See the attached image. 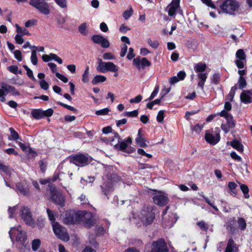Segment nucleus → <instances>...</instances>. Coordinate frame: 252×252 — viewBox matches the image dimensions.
<instances>
[{
    "mask_svg": "<svg viewBox=\"0 0 252 252\" xmlns=\"http://www.w3.org/2000/svg\"><path fill=\"white\" fill-rule=\"evenodd\" d=\"M21 226L11 227L8 233L10 239L13 242V235L15 236V241L18 245L22 247L25 248L27 246V236L26 232L20 229Z\"/></svg>",
    "mask_w": 252,
    "mask_h": 252,
    "instance_id": "f257e3e1",
    "label": "nucleus"
},
{
    "mask_svg": "<svg viewBox=\"0 0 252 252\" xmlns=\"http://www.w3.org/2000/svg\"><path fill=\"white\" fill-rule=\"evenodd\" d=\"M222 12L229 15H234L238 11L240 3L236 0H225L220 5Z\"/></svg>",
    "mask_w": 252,
    "mask_h": 252,
    "instance_id": "f03ea898",
    "label": "nucleus"
},
{
    "mask_svg": "<svg viewBox=\"0 0 252 252\" xmlns=\"http://www.w3.org/2000/svg\"><path fill=\"white\" fill-rule=\"evenodd\" d=\"M98 65L96 67V70L100 73H105L107 71L114 72V77L118 76V71L119 67L111 62H104L101 59H98Z\"/></svg>",
    "mask_w": 252,
    "mask_h": 252,
    "instance_id": "7ed1b4c3",
    "label": "nucleus"
},
{
    "mask_svg": "<svg viewBox=\"0 0 252 252\" xmlns=\"http://www.w3.org/2000/svg\"><path fill=\"white\" fill-rule=\"evenodd\" d=\"M71 163L79 167H84L92 161L91 157L88 154H79L71 156L69 158Z\"/></svg>",
    "mask_w": 252,
    "mask_h": 252,
    "instance_id": "20e7f679",
    "label": "nucleus"
},
{
    "mask_svg": "<svg viewBox=\"0 0 252 252\" xmlns=\"http://www.w3.org/2000/svg\"><path fill=\"white\" fill-rule=\"evenodd\" d=\"M77 223L81 222L85 226L91 227L94 223L92 214L87 211H78Z\"/></svg>",
    "mask_w": 252,
    "mask_h": 252,
    "instance_id": "39448f33",
    "label": "nucleus"
},
{
    "mask_svg": "<svg viewBox=\"0 0 252 252\" xmlns=\"http://www.w3.org/2000/svg\"><path fill=\"white\" fill-rule=\"evenodd\" d=\"M20 214L22 219L27 225L32 227L34 226V220L32 218L30 209L28 207H21Z\"/></svg>",
    "mask_w": 252,
    "mask_h": 252,
    "instance_id": "423d86ee",
    "label": "nucleus"
},
{
    "mask_svg": "<svg viewBox=\"0 0 252 252\" xmlns=\"http://www.w3.org/2000/svg\"><path fill=\"white\" fill-rule=\"evenodd\" d=\"M53 229L56 236L64 242H67L69 236L65 227L61 226L59 223H53Z\"/></svg>",
    "mask_w": 252,
    "mask_h": 252,
    "instance_id": "0eeeda50",
    "label": "nucleus"
},
{
    "mask_svg": "<svg viewBox=\"0 0 252 252\" xmlns=\"http://www.w3.org/2000/svg\"><path fill=\"white\" fill-rule=\"evenodd\" d=\"M141 220L145 224H151L155 218V213L153 212L152 207H148L146 210L141 212Z\"/></svg>",
    "mask_w": 252,
    "mask_h": 252,
    "instance_id": "6e6552de",
    "label": "nucleus"
},
{
    "mask_svg": "<svg viewBox=\"0 0 252 252\" xmlns=\"http://www.w3.org/2000/svg\"><path fill=\"white\" fill-rule=\"evenodd\" d=\"M151 252H168V249L164 240L159 239L154 242Z\"/></svg>",
    "mask_w": 252,
    "mask_h": 252,
    "instance_id": "1a4fd4ad",
    "label": "nucleus"
},
{
    "mask_svg": "<svg viewBox=\"0 0 252 252\" xmlns=\"http://www.w3.org/2000/svg\"><path fill=\"white\" fill-rule=\"evenodd\" d=\"M133 64L139 70L144 69L146 67L151 65L150 62L146 58L136 57L133 60Z\"/></svg>",
    "mask_w": 252,
    "mask_h": 252,
    "instance_id": "9d476101",
    "label": "nucleus"
},
{
    "mask_svg": "<svg viewBox=\"0 0 252 252\" xmlns=\"http://www.w3.org/2000/svg\"><path fill=\"white\" fill-rule=\"evenodd\" d=\"M154 203L160 206L165 205L169 201L166 195L163 192H158L153 197Z\"/></svg>",
    "mask_w": 252,
    "mask_h": 252,
    "instance_id": "9b49d317",
    "label": "nucleus"
},
{
    "mask_svg": "<svg viewBox=\"0 0 252 252\" xmlns=\"http://www.w3.org/2000/svg\"><path fill=\"white\" fill-rule=\"evenodd\" d=\"M114 136L118 141V143L114 145L115 148H119L122 151H125L127 147V145L132 143V139L129 137L120 141L119 135L117 133H114Z\"/></svg>",
    "mask_w": 252,
    "mask_h": 252,
    "instance_id": "f8f14e48",
    "label": "nucleus"
},
{
    "mask_svg": "<svg viewBox=\"0 0 252 252\" xmlns=\"http://www.w3.org/2000/svg\"><path fill=\"white\" fill-rule=\"evenodd\" d=\"M169 208V206H167L166 207L165 209L163 211L162 216H163V219L164 220V221H163V223H164V225H165L166 227H171L176 223V222L178 219V217H177V215L176 214L171 213V215L170 216V219L168 220H166L165 218L164 217V216L166 214Z\"/></svg>",
    "mask_w": 252,
    "mask_h": 252,
    "instance_id": "ddd939ff",
    "label": "nucleus"
},
{
    "mask_svg": "<svg viewBox=\"0 0 252 252\" xmlns=\"http://www.w3.org/2000/svg\"><path fill=\"white\" fill-rule=\"evenodd\" d=\"M78 211H69L66 212L65 217L63 218V221L66 224H73L77 223Z\"/></svg>",
    "mask_w": 252,
    "mask_h": 252,
    "instance_id": "4468645a",
    "label": "nucleus"
},
{
    "mask_svg": "<svg viewBox=\"0 0 252 252\" xmlns=\"http://www.w3.org/2000/svg\"><path fill=\"white\" fill-rule=\"evenodd\" d=\"M206 141L211 145L217 144L220 140V136L219 133H210L206 132L205 136Z\"/></svg>",
    "mask_w": 252,
    "mask_h": 252,
    "instance_id": "2eb2a0df",
    "label": "nucleus"
},
{
    "mask_svg": "<svg viewBox=\"0 0 252 252\" xmlns=\"http://www.w3.org/2000/svg\"><path fill=\"white\" fill-rule=\"evenodd\" d=\"M51 199L52 201L60 206H63L64 203V199L63 195L57 191L51 190Z\"/></svg>",
    "mask_w": 252,
    "mask_h": 252,
    "instance_id": "dca6fc26",
    "label": "nucleus"
},
{
    "mask_svg": "<svg viewBox=\"0 0 252 252\" xmlns=\"http://www.w3.org/2000/svg\"><path fill=\"white\" fill-rule=\"evenodd\" d=\"M242 102L245 104L250 103L252 102V92L249 90H244L240 96Z\"/></svg>",
    "mask_w": 252,
    "mask_h": 252,
    "instance_id": "f3484780",
    "label": "nucleus"
},
{
    "mask_svg": "<svg viewBox=\"0 0 252 252\" xmlns=\"http://www.w3.org/2000/svg\"><path fill=\"white\" fill-rule=\"evenodd\" d=\"M179 6V0L173 1L169 4L166 9L168 11V15L170 16H174L176 14V12Z\"/></svg>",
    "mask_w": 252,
    "mask_h": 252,
    "instance_id": "a211bd4d",
    "label": "nucleus"
},
{
    "mask_svg": "<svg viewBox=\"0 0 252 252\" xmlns=\"http://www.w3.org/2000/svg\"><path fill=\"white\" fill-rule=\"evenodd\" d=\"M16 191L23 195H27L29 193V189L26 186V184L19 183L16 185Z\"/></svg>",
    "mask_w": 252,
    "mask_h": 252,
    "instance_id": "6ab92c4d",
    "label": "nucleus"
},
{
    "mask_svg": "<svg viewBox=\"0 0 252 252\" xmlns=\"http://www.w3.org/2000/svg\"><path fill=\"white\" fill-rule=\"evenodd\" d=\"M238 248L232 239H230L227 243L224 252H238Z\"/></svg>",
    "mask_w": 252,
    "mask_h": 252,
    "instance_id": "aec40b11",
    "label": "nucleus"
},
{
    "mask_svg": "<svg viewBox=\"0 0 252 252\" xmlns=\"http://www.w3.org/2000/svg\"><path fill=\"white\" fill-rule=\"evenodd\" d=\"M207 73L204 72H200L197 74L198 78L199 79L197 86L198 87H200L202 90H204V86L207 78Z\"/></svg>",
    "mask_w": 252,
    "mask_h": 252,
    "instance_id": "412c9836",
    "label": "nucleus"
},
{
    "mask_svg": "<svg viewBox=\"0 0 252 252\" xmlns=\"http://www.w3.org/2000/svg\"><path fill=\"white\" fill-rule=\"evenodd\" d=\"M141 131V129H139L138 130V134L135 140L137 144L140 147H146L147 146V144L146 143V140L144 138L142 137Z\"/></svg>",
    "mask_w": 252,
    "mask_h": 252,
    "instance_id": "4be33fe9",
    "label": "nucleus"
},
{
    "mask_svg": "<svg viewBox=\"0 0 252 252\" xmlns=\"http://www.w3.org/2000/svg\"><path fill=\"white\" fill-rule=\"evenodd\" d=\"M7 84L2 83L1 88H0V101L4 102L6 100L5 96L8 94L7 91Z\"/></svg>",
    "mask_w": 252,
    "mask_h": 252,
    "instance_id": "5701e85b",
    "label": "nucleus"
},
{
    "mask_svg": "<svg viewBox=\"0 0 252 252\" xmlns=\"http://www.w3.org/2000/svg\"><path fill=\"white\" fill-rule=\"evenodd\" d=\"M89 25L87 23L84 22L81 24L78 27V31L79 32L84 36L87 35L89 33L88 27Z\"/></svg>",
    "mask_w": 252,
    "mask_h": 252,
    "instance_id": "b1692460",
    "label": "nucleus"
},
{
    "mask_svg": "<svg viewBox=\"0 0 252 252\" xmlns=\"http://www.w3.org/2000/svg\"><path fill=\"white\" fill-rule=\"evenodd\" d=\"M237 227L241 231H244L247 227L246 220L241 217H239L237 220Z\"/></svg>",
    "mask_w": 252,
    "mask_h": 252,
    "instance_id": "393cba45",
    "label": "nucleus"
},
{
    "mask_svg": "<svg viewBox=\"0 0 252 252\" xmlns=\"http://www.w3.org/2000/svg\"><path fill=\"white\" fill-rule=\"evenodd\" d=\"M207 65L205 63H199L194 65L193 68L196 72H203L206 69Z\"/></svg>",
    "mask_w": 252,
    "mask_h": 252,
    "instance_id": "a878e982",
    "label": "nucleus"
},
{
    "mask_svg": "<svg viewBox=\"0 0 252 252\" xmlns=\"http://www.w3.org/2000/svg\"><path fill=\"white\" fill-rule=\"evenodd\" d=\"M230 145L240 152H243V146L242 143L237 140H234L230 142Z\"/></svg>",
    "mask_w": 252,
    "mask_h": 252,
    "instance_id": "bb28decb",
    "label": "nucleus"
},
{
    "mask_svg": "<svg viewBox=\"0 0 252 252\" xmlns=\"http://www.w3.org/2000/svg\"><path fill=\"white\" fill-rule=\"evenodd\" d=\"M31 114L36 119H41L43 118V110L41 109H33L32 111Z\"/></svg>",
    "mask_w": 252,
    "mask_h": 252,
    "instance_id": "cd10ccee",
    "label": "nucleus"
},
{
    "mask_svg": "<svg viewBox=\"0 0 252 252\" xmlns=\"http://www.w3.org/2000/svg\"><path fill=\"white\" fill-rule=\"evenodd\" d=\"M15 27L16 28V32L17 34H20L22 36L25 35H30V33L29 32L27 29L25 28H22L20 27L18 24L15 25Z\"/></svg>",
    "mask_w": 252,
    "mask_h": 252,
    "instance_id": "c85d7f7f",
    "label": "nucleus"
},
{
    "mask_svg": "<svg viewBox=\"0 0 252 252\" xmlns=\"http://www.w3.org/2000/svg\"><path fill=\"white\" fill-rule=\"evenodd\" d=\"M9 130L10 132V136L8 137V139L11 141L16 140L20 138L18 133L14 128L10 127Z\"/></svg>",
    "mask_w": 252,
    "mask_h": 252,
    "instance_id": "c756f323",
    "label": "nucleus"
},
{
    "mask_svg": "<svg viewBox=\"0 0 252 252\" xmlns=\"http://www.w3.org/2000/svg\"><path fill=\"white\" fill-rule=\"evenodd\" d=\"M106 78L103 75H97L94 77L92 80V83L93 85H96L98 83L103 82L105 81Z\"/></svg>",
    "mask_w": 252,
    "mask_h": 252,
    "instance_id": "7c9ffc66",
    "label": "nucleus"
},
{
    "mask_svg": "<svg viewBox=\"0 0 252 252\" xmlns=\"http://www.w3.org/2000/svg\"><path fill=\"white\" fill-rule=\"evenodd\" d=\"M237 86V89H239L240 90H243L244 88H245L247 86V82L246 80L244 77H239L238 83L236 84Z\"/></svg>",
    "mask_w": 252,
    "mask_h": 252,
    "instance_id": "2f4dec72",
    "label": "nucleus"
},
{
    "mask_svg": "<svg viewBox=\"0 0 252 252\" xmlns=\"http://www.w3.org/2000/svg\"><path fill=\"white\" fill-rule=\"evenodd\" d=\"M32 249L35 252L40 248L41 246V241L39 239H35L31 242Z\"/></svg>",
    "mask_w": 252,
    "mask_h": 252,
    "instance_id": "473e14b6",
    "label": "nucleus"
},
{
    "mask_svg": "<svg viewBox=\"0 0 252 252\" xmlns=\"http://www.w3.org/2000/svg\"><path fill=\"white\" fill-rule=\"evenodd\" d=\"M236 184L234 182H230L228 184V188L230 190V192L231 194L236 195L237 193V191L236 189L237 187Z\"/></svg>",
    "mask_w": 252,
    "mask_h": 252,
    "instance_id": "72a5a7b5",
    "label": "nucleus"
},
{
    "mask_svg": "<svg viewBox=\"0 0 252 252\" xmlns=\"http://www.w3.org/2000/svg\"><path fill=\"white\" fill-rule=\"evenodd\" d=\"M47 213L48 214V217L49 219V220L51 221V222L52 223V226H53V223H57V222H55V212H54L52 211H51L49 209H47Z\"/></svg>",
    "mask_w": 252,
    "mask_h": 252,
    "instance_id": "f704fd0d",
    "label": "nucleus"
},
{
    "mask_svg": "<svg viewBox=\"0 0 252 252\" xmlns=\"http://www.w3.org/2000/svg\"><path fill=\"white\" fill-rule=\"evenodd\" d=\"M17 210V206L9 207L8 209L9 218L11 219L16 216Z\"/></svg>",
    "mask_w": 252,
    "mask_h": 252,
    "instance_id": "c9c22d12",
    "label": "nucleus"
},
{
    "mask_svg": "<svg viewBox=\"0 0 252 252\" xmlns=\"http://www.w3.org/2000/svg\"><path fill=\"white\" fill-rule=\"evenodd\" d=\"M240 184V188L243 193H244V197L245 198H249L250 197V195L249 194V188L248 187L244 184H241L239 183Z\"/></svg>",
    "mask_w": 252,
    "mask_h": 252,
    "instance_id": "e433bc0d",
    "label": "nucleus"
},
{
    "mask_svg": "<svg viewBox=\"0 0 252 252\" xmlns=\"http://www.w3.org/2000/svg\"><path fill=\"white\" fill-rule=\"evenodd\" d=\"M226 227L227 230L230 231L232 234L235 233L236 230V228L234 226L233 220L228 221L226 224Z\"/></svg>",
    "mask_w": 252,
    "mask_h": 252,
    "instance_id": "4c0bfd02",
    "label": "nucleus"
},
{
    "mask_svg": "<svg viewBox=\"0 0 252 252\" xmlns=\"http://www.w3.org/2000/svg\"><path fill=\"white\" fill-rule=\"evenodd\" d=\"M30 59L33 65H35L37 64L38 59L36 54V51L35 50H32Z\"/></svg>",
    "mask_w": 252,
    "mask_h": 252,
    "instance_id": "58836bf2",
    "label": "nucleus"
},
{
    "mask_svg": "<svg viewBox=\"0 0 252 252\" xmlns=\"http://www.w3.org/2000/svg\"><path fill=\"white\" fill-rule=\"evenodd\" d=\"M6 89L7 93H11L13 95H19L20 94V93L13 86L7 84Z\"/></svg>",
    "mask_w": 252,
    "mask_h": 252,
    "instance_id": "ea45409f",
    "label": "nucleus"
},
{
    "mask_svg": "<svg viewBox=\"0 0 252 252\" xmlns=\"http://www.w3.org/2000/svg\"><path fill=\"white\" fill-rule=\"evenodd\" d=\"M236 57L237 60H245L246 55L242 49H239L236 53Z\"/></svg>",
    "mask_w": 252,
    "mask_h": 252,
    "instance_id": "a19ab883",
    "label": "nucleus"
},
{
    "mask_svg": "<svg viewBox=\"0 0 252 252\" xmlns=\"http://www.w3.org/2000/svg\"><path fill=\"white\" fill-rule=\"evenodd\" d=\"M104 38V37L98 34L94 35L92 37V41L94 43L98 44H99Z\"/></svg>",
    "mask_w": 252,
    "mask_h": 252,
    "instance_id": "79ce46f5",
    "label": "nucleus"
},
{
    "mask_svg": "<svg viewBox=\"0 0 252 252\" xmlns=\"http://www.w3.org/2000/svg\"><path fill=\"white\" fill-rule=\"evenodd\" d=\"M147 42L151 47L154 49H157L159 45V43L158 41H153L150 38H148L147 39Z\"/></svg>",
    "mask_w": 252,
    "mask_h": 252,
    "instance_id": "37998d69",
    "label": "nucleus"
},
{
    "mask_svg": "<svg viewBox=\"0 0 252 252\" xmlns=\"http://www.w3.org/2000/svg\"><path fill=\"white\" fill-rule=\"evenodd\" d=\"M89 66H87L82 75V81L84 83H88L89 81Z\"/></svg>",
    "mask_w": 252,
    "mask_h": 252,
    "instance_id": "c03bdc74",
    "label": "nucleus"
},
{
    "mask_svg": "<svg viewBox=\"0 0 252 252\" xmlns=\"http://www.w3.org/2000/svg\"><path fill=\"white\" fill-rule=\"evenodd\" d=\"M23 67L26 69V70L27 71V76L29 78L32 79V80H33L34 81H35L36 79L35 78V77H34V76L33 75L32 71L30 68H29L28 66L26 65H24Z\"/></svg>",
    "mask_w": 252,
    "mask_h": 252,
    "instance_id": "a18cd8bd",
    "label": "nucleus"
},
{
    "mask_svg": "<svg viewBox=\"0 0 252 252\" xmlns=\"http://www.w3.org/2000/svg\"><path fill=\"white\" fill-rule=\"evenodd\" d=\"M227 122V124L229 128H233L235 126V122L233 120V117L232 115H230L228 118L226 120Z\"/></svg>",
    "mask_w": 252,
    "mask_h": 252,
    "instance_id": "49530a36",
    "label": "nucleus"
},
{
    "mask_svg": "<svg viewBox=\"0 0 252 252\" xmlns=\"http://www.w3.org/2000/svg\"><path fill=\"white\" fill-rule=\"evenodd\" d=\"M133 11L131 7L129 9L125 11L123 13V17L125 20L129 19L133 14Z\"/></svg>",
    "mask_w": 252,
    "mask_h": 252,
    "instance_id": "de8ad7c7",
    "label": "nucleus"
},
{
    "mask_svg": "<svg viewBox=\"0 0 252 252\" xmlns=\"http://www.w3.org/2000/svg\"><path fill=\"white\" fill-rule=\"evenodd\" d=\"M237 89V85H235L234 86H233L231 90L228 95V98L230 100H232L235 94V91Z\"/></svg>",
    "mask_w": 252,
    "mask_h": 252,
    "instance_id": "09e8293b",
    "label": "nucleus"
},
{
    "mask_svg": "<svg viewBox=\"0 0 252 252\" xmlns=\"http://www.w3.org/2000/svg\"><path fill=\"white\" fill-rule=\"evenodd\" d=\"M37 21L36 19H31L25 22V26L26 28H31L37 24Z\"/></svg>",
    "mask_w": 252,
    "mask_h": 252,
    "instance_id": "8fccbe9b",
    "label": "nucleus"
},
{
    "mask_svg": "<svg viewBox=\"0 0 252 252\" xmlns=\"http://www.w3.org/2000/svg\"><path fill=\"white\" fill-rule=\"evenodd\" d=\"M56 4L62 8H65L67 7V0H54Z\"/></svg>",
    "mask_w": 252,
    "mask_h": 252,
    "instance_id": "3c124183",
    "label": "nucleus"
},
{
    "mask_svg": "<svg viewBox=\"0 0 252 252\" xmlns=\"http://www.w3.org/2000/svg\"><path fill=\"white\" fill-rule=\"evenodd\" d=\"M110 111V109L108 108H105L101 110H97L95 111L96 115H106Z\"/></svg>",
    "mask_w": 252,
    "mask_h": 252,
    "instance_id": "603ef678",
    "label": "nucleus"
},
{
    "mask_svg": "<svg viewBox=\"0 0 252 252\" xmlns=\"http://www.w3.org/2000/svg\"><path fill=\"white\" fill-rule=\"evenodd\" d=\"M197 225L200 227V228L204 231H207L208 229V226L207 223L205 222L204 221H198L197 223Z\"/></svg>",
    "mask_w": 252,
    "mask_h": 252,
    "instance_id": "864d4df0",
    "label": "nucleus"
},
{
    "mask_svg": "<svg viewBox=\"0 0 252 252\" xmlns=\"http://www.w3.org/2000/svg\"><path fill=\"white\" fill-rule=\"evenodd\" d=\"M164 118V111L160 110L158 112L157 117V120L158 123H162Z\"/></svg>",
    "mask_w": 252,
    "mask_h": 252,
    "instance_id": "5fc2aeb1",
    "label": "nucleus"
},
{
    "mask_svg": "<svg viewBox=\"0 0 252 252\" xmlns=\"http://www.w3.org/2000/svg\"><path fill=\"white\" fill-rule=\"evenodd\" d=\"M220 74L219 73H215L213 74L212 77V82L214 84L217 85L220 82Z\"/></svg>",
    "mask_w": 252,
    "mask_h": 252,
    "instance_id": "6e6d98bb",
    "label": "nucleus"
},
{
    "mask_svg": "<svg viewBox=\"0 0 252 252\" xmlns=\"http://www.w3.org/2000/svg\"><path fill=\"white\" fill-rule=\"evenodd\" d=\"M138 114V110H135L131 112H126L124 113V115L126 116L129 117H136Z\"/></svg>",
    "mask_w": 252,
    "mask_h": 252,
    "instance_id": "4d7b16f0",
    "label": "nucleus"
},
{
    "mask_svg": "<svg viewBox=\"0 0 252 252\" xmlns=\"http://www.w3.org/2000/svg\"><path fill=\"white\" fill-rule=\"evenodd\" d=\"M13 54L14 55V57L16 59H17L19 62L22 61V56L21 52L20 50H15L13 52Z\"/></svg>",
    "mask_w": 252,
    "mask_h": 252,
    "instance_id": "13d9d810",
    "label": "nucleus"
},
{
    "mask_svg": "<svg viewBox=\"0 0 252 252\" xmlns=\"http://www.w3.org/2000/svg\"><path fill=\"white\" fill-rule=\"evenodd\" d=\"M201 196H202V197L204 198V199L205 200V201L210 205L215 210H216V211H218V208H217V207L215 205H214L213 204V203H211V201H210V200L209 199V198L205 196V195H201Z\"/></svg>",
    "mask_w": 252,
    "mask_h": 252,
    "instance_id": "bf43d9fd",
    "label": "nucleus"
},
{
    "mask_svg": "<svg viewBox=\"0 0 252 252\" xmlns=\"http://www.w3.org/2000/svg\"><path fill=\"white\" fill-rule=\"evenodd\" d=\"M103 58L106 60H111L115 59V57L111 53H106L103 55Z\"/></svg>",
    "mask_w": 252,
    "mask_h": 252,
    "instance_id": "052dcab7",
    "label": "nucleus"
},
{
    "mask_svg": "<svg viewBox=\"0 0 252 252\" xmlns=\"http://www.w3.org/2000/svg\"><path fill=\"white\" fill-rule=\"evenodd\" d=\"M159 92V87L158 86H156L152 93L151 94L150 96L149 97L148 99L149 100H152L158 94Z\"/></svg>",
    "mask_w": 252,
    "mask_h": 252,
    "instance_id": "680f3d73",
    "label": "nucleus"
},
{
    "mask_svg": "<svg viewBox=\"0 0 252 252\" xmlns=\"http://www.w3.org/2000/svg\"><path fill=\"white\" fill-rule=\"evenodd\" d=\"M23 36L18 34L17 33V34L15 36V40L17 44H22L23 43L24 40L23 38L22 37Z\"/></svg>",
    "mask_w": 252,
    "mask_h": 252,
    "instance_id": "e2e57ef3",
    "label": "nucleus"
},
{
    "mask_svg": "<svg viewBox=\"0 0 252 252\" xmlns=\"http://www.w3.org/2000/svg\"><path fill=\"white\" fill-rule=\"evenodd\" d=\"M142 99V96L141 95H138L135 97L131 98L129 100V102L131 103H139Z\"/></svg>",
    "mask_w": 252,
    "mask_h": 252,
    "instance_id": "0e129e2a",
    "label": "nucleus"
},
{
    "mask_svg": "<svg viewBox=\"0 0 252 252\" xmlns=\"http://www.w3.org/2000/svg\"><path fill=\"white\" fill-rule=\"evenodd\" d=\"M0 170L4 172L6 174H10V169L6 165L0 163Z\"/></svg>",
    "mask_w": 252,
    "mask_h": 252,
    "instance_id": "69168bd1",
    "label": "nucleus"
},
{
    "mask_svg": "<svg viewBox=\"0 0 252 252\" xmlns=\"http://www.w3.org/2000/svg\"><path fill=\"white\" fill-rule=\"evenodd\" d=\"M39 84L40 87L44 90H47L49 88V85L45 80H41L39 82Z\"/></svg>",
    "mask_w": 252,
    "mask_h": 252,
    "instance_id": "338daca9",
    "label": "nucleus"
},
{
    "mask_svg": "<svg viewBox=\"0 0 252 252\" xmlns=\"http://www.w3.org/2000/svg\"><path fill=\"white\" fill-rule=\"evenodd\" d=\"M99 45H100L102 47L104 48H107L110 46V43L109 41L105 38L101 42Z\"/></svg>",
    "mask_w": 252,
    "mask_h": 252,
    "instance_id": "774afa93",
    "label": "nucleus"
}]
</instances>
